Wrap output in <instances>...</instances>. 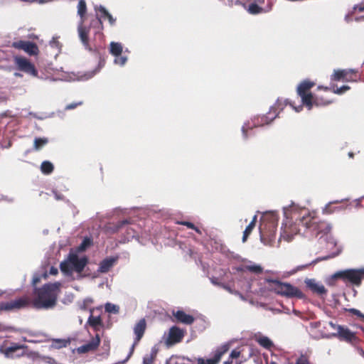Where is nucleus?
<instances>
[{"mask_svg":"<svg viewBox=\"0 0 364 364\" xmlns=\"http://www.w3.org/2000/svg\"><path fill=\"white\" fill-rule=\"evenodd\" d=\"M332 226L327 222H318L315 218V213H309L306 209L301 210V218L299 223V232L308 238L320 236L322 238L331 230Z\"/></svg>","mask_w":364,"mask_h":364,"instance_id":"f257e3e1","label":"nucleus"},{"mask_svg":"<svg viewBox=\"0 0 364 364\" xmlns=\"http://www.w3.org/2000/svg\"><path fill=\"white\" fill-rule=\"evenodd\" d=\"M104 64L100 63L98 67L92 70L85 73H67L62 70V68L58 69L53 65V63H47V80H63V81H85L92 78L100 69L103 67Z\"/></svg>","mask_w":364,"mask_h":364,"instance_id":"f03ea898","label":"nucleus"},{"mask_svg":"<svg viewBox=\"0 0 364 364\" xmlns=\"http://www.w3.org/2000/svg\"><path fill=\"white\" fill-rule=\"evenodd\" d=\"M88 263L86 256L80 257L75 251L71 250L66 259L60 264L61 272L67 276H71L73 272L80 274Z\"/></svg>","mask_w":364,"mask_h":364,"instance_id":"7ed1b4c3","label":"nucleus"},{"mask_svg":"<svg viewBox=\"0 0 364 364\" xmlns=\"http://www.w3.org/2000/svg\"><path fill=\"white\" fill-rule=\"evenodd\" d=\"M284 109V104L278 100L277 102L270 107L267 116H257L252 119V122H248L245 123L242 127V132L244 139L247 138L248 131L251 130L253 127H261L264 124H269L278 115L277 109L282 110Z\"/></svg>","mask_w":364,"mask_h":364,"instance_id":"20e7f679","label":"nucleus"},{"mask_svg":"<svg viewBox=\"0 0 364 364\" xmlns=\"http://www.w3.org/2000/svg\"><path fill=\"white\" fill-rule=\"evenodd\" d=\"M314 85V82L309 80H304L297 87V94L301 97L302 104L306 105L309 110L312 108L314 105L319 106L329 103V102H321L317 98H314L311 92H308Z\"/></svg>","mask_w":364,"mask_h":364,"instance_id":"39448f33","label":"nucleus"},{"mask_svg":"<svg viewBox=\"0 0 364 364\" xmlns=\"http://www.w3.org/2000/svg\"><path fill=\"white\" fill-rule=\"evenodd\" d=\"M269 282L272 283V290L277 294L287 298L303 299L304 297V294L299 288L289 283L282 282L278 280H271Z\"/></svg>","mask_w":364,"mask_h":364,"instance_id":"423d86ee","label":"nucleus"},{"mask_svg":"<svg viewBox=\"0 0 364 364\" xmlns=\"http://www.w3.org/2000/svg\"><path fill=\"white\" fill-rule=\"evenodd\" d=\"M77 15L80 17V21L78 23L77 31L79 38L84 46L85 48L88 50H92V48L89 44L88 34L90 28L84 26L85 15L87 12V5L85 0H79L77 4Z\"/></svg>","mask_w":364,"mask_h":364,"instance_id":"0eeeda50","label":"nucleus"},{"mask_svg":"<svg viewBox=\"0 0 364 364\" xmlns=\"http://www.w3.org/2000/svg\"><path fill=\"white\" fill-rule=\"evenodd\" d=\"M42 278L46 279V272L42 273L41 275H35L32 282L34 287L33 306L36 308L46 307V284L40 288L36 287Z\"/></svg>","mask_w":364,"mask_h":364,"instance_id":"6e6552de","label":"nucleus"},{"mask_svg":"<svg viewBox=\"0 0 364 364\" xmlns=\"http://www.w3.org/2000/svg\"><path fill=\"white\" fill-rule=\"evenodd\" d=\"M333 277V278H341L345 282H348L353 285L359 286L364 278V268L340 271L335 273Z\"/></svg>","mask_w":364,"mask_h":364,"instance_id":"1a4fd4ad","label":"nucleus"},{"mask_svg":"<svg viewBox=\"0 0 364 364\" xmlns=\"http://www.w3.org/2000/svg\"><path fill=\"white\" fill-rule=\"evenodd\" d=\"M0 350L7 358H18L26 353V346L23 344L6 341L1 346Z\"/></svg>","mask_w":364,"mask_h":364,"instance_id":"9d476101","label":"nucleus"},{"mask_svg":"<svg viewBox=\"0 0 364 364\" xmlns=\"http://www.w3.org/2000/svg\"><path fill=\"white\" fill-rule=\"evenodd\" d=\"M14 62L16 68L26 74L36 77L38 75V71L35 68V65L27 58L23 56H14Z\"/></svg>","mask_w":364,"mask_h":364,"instance_id":"9b49d317","label":"nucleus"},{"mask_svg":"<svg viewBox=\"0 0 364 364\" xmlns=\"http://www.w3.org/2000/svg\"><path fill=\"white\" fill-rule=\"evenodd\" d=\"M30 303L29 298L23 296L10 301L0 303V311L18 310L27 306Z\"/></svg>","mask_w":364,"mask_h":364,"instance_id":"f8f14e48","label":"nucleus"},{"mask_svg":"<svg viewBox=\"0 0 364 364\" xmlns=\"http://www.w3.org/2000/svg\"><path fill=\"white\" fill-rule=\"evenodd\" d=\"M60 282L47 284V309L53 308L60 293Z\"/></svg>","mask_w":364,"mask_h":364,"instance_id":"ddd939ff","label":"nucleus"},{"mask_svg":"<svg viewBox=\"0 0 364 364\" xmlns=\"http://www.w3.org/2000/svg\"><path fill=\"white\" fill-rule=\"evenodd\" d=\"M95 11L96 12L97 19L91 23V26L98 25L102 28V20L107 18L110 25L113 26L115 23V18L108 12V11L102 5L95 6Z\"/></svg>","mask_w":364,"mask_h":364,"instance_id":"4468645a","label":"nucleus"},{"mask_svg":"<svg viewBox=\"0 0 364 364\" xmlns=\"http://www.w3.org/2000/svg\"><path fill=\"white\" fill-rule=\"evenodd\" d=\"M11 47L18 50H22L29 55H36L38 53V47L35 43L28 41H18L13 42Z\"/></svg>","mask_w":364,"mask_h":364,"instance_id":"2eb2a0df","label":"nucleus"},{"mask_svg":"<svg viewBox=\"0 0 364 364\" xmlns=\"http://www.w3.org/2000/svg\"><path fill=\"white\" fill-rule=\"evenodd\" d=\"M339 337L347 341H353L356 338L354 333L350 331L348 328L343 326L338 327V331L333 333H322V338Z\"/></svg>","mask_w":364,"mask_h":364,"instance_id":"dca6fc26","label":"nucleus"},{"mask_svg":"<svg viewBox=\"0 0 364 364\" xmlns=\"http://www.w3.org/2000/svg\"><path fill=\"white\" fill-rule=\"evenodd\" d=\"M146 323L144 318H141L139 321L137 323L134 327V333L136 336V338L134 339V343L131 346L129 355L127 358V360L131 357L132 355L135 346L137 345V343L139 342L141 338L143 337L144 331L146 330Z\"/></svg>","mask_w":364,"mask_h":364,"instance_id":"f3484780","label":"nucleus"},{"mask_svg":"<svg viewBox=\"0 0 364 364\" xmlns=\"http://www.w3.org/2000/svg\"><path fill=\"white\" fill-rule=\"evenodd\" d=\"M184 336V331L178 327L173 326L170 328L168 334L166 338V346H170L179 343Z\"/></svg>","mask_w":364,"mask_h":364,"instance_id":"a211bd4d","label":"nucleus"},{"mask_svg":"<svg viewBox=\"0 0 364 364\" xmlns=\"http://www.w3.org/2000/svg\"><path fill=\"white\" fill-rule=\"evenodd\" d=\"M228 350V346L227 345H223L215 351L213 358H209L205 360L203 358H198V364H218L222 355Z\"/></svg>","mask_w":364,"mask_h":364,"instance_id":"6ab92c4d","label":"nucleus"},{"mask_svg":"<svg viewBox=\"0 0 364 364\" xmlns=\"http://www.w3.org/2000/svg\"><path fill=\"white\" fill-rule=\"evenodd\" d=\"M118 259V256L106 257L100 262L97 272H108L114 267V265L116 264Z\"/></svg>","mask_w":364,"mask_h":364,"instance_id":"aec40b11","label":"nucleus"},{"mask_svg":"<svg viewBox=\"0 0 364 364\" xmlns=\"http://www.w3.org/2000/svg\"><path fill=\"white\" fill-rule=\"evenodd\" d=\"M305 284L313 292L316 293L318 295L326 294L327 292L325 287L321 282H318L314 279H306L305 280Z\"/></svg>","mask_w":364,"mask_h":364,"instance_id":"412c9836","label":"nucleus"},{"mask_svg":"<svg viewBox=\"0 0 364 364\" xmlns=\"http://www.w3.org/2000/svg\"><path fill=\"white\" fill-rule=\"evenodd\" d=\"M100 342V339L98 335L95 336V338H92L91 341L87 342V343L78 347L77 348V351L79 353H85L90 351H92L99 346Z\"/></svg>","mask_w":364,"mask_h":364,"instance_id":"4be33fe9","label":"nucleus"},{"mask_svg":"<svg viewBox=\"0 0 364 364\" xmlns=\"http://www.w3.org/2000/svg\"><path fill=\"white\" fill-rule=\"evenodd\" d=\"M355 73V71L353 69L335 70L331 78L333 80H340L342 79L347 81H355V79L350 76V75L354 74Z\"/></svg>","mask_w":364,"mask_h":364,"instance_id":"5701e85b","label":"nucleus"},{"mask_svg":"<svg viewBox=\"0 0 364 364\" xmlns=\"http://www.w3.org/2000/svg\"><path fill=\"white\" fill-rule=\"evenodd\" d=\"M61 44L58 41V38H53L49 43V55L50 58L56 59L57 56L61 53Z\"/></svg>","mask_w":364,"mask_h":364,"instance_id":"b1692460","label":"nucleus"},{"mask_svg":"<svg viewBox=\"0 0 364 364\" xmlns=\"http://www.w3.org/2000/svg\"><path fill=\"white\" fill-rule=\"evenodd\" d=\"M173 315L178 321L185 324H191L194 321V318L191 315L187 314L183 311L178 310L173 312Z\"/></svg>","mask_w":364,"mask_h":364,"instance_id":"393cba45","label":"nucleus"},{"mask_svg":"<svg viewBox=\"0 0 364 364\" xmlns=\"http://www.w3.org/2000/svg\"><path fill=\"white\" fill-rule=\"evenodd\" d=\"M90 316L88 318L87 323L93 327L95 329H97L100 326H102V320L100 316H93L92 311L93 309H90Z\"/></svg>","mask_w":364,"mask_h":364,"instance_id":"a878e982","label":"nucleus"},{"mask_svg":"<svg viewBox=\"0 0 364 364\" xmlns=\"http://www.w3.org/2000/svg\"><path fill=\"white\" fill-rule=\"evenodd\" d=\"M51 341V344L50 346V348H56L60 349L64 347H66L69 343L68 341L65 339H48L47 338V342Z\"/></svg>","mask_w":364,"mask_h":364,"instance_id":"bb28decb","label":"nucleus"},{"mask_svg":"<svg viewBox=\"0 0 364 364\" xmlns=\"http://www.w3.org/2000/svg\"><path fill=\"white\" fill-rule=\"evenodd\" d=\"M123 47L122 45L119 43L111 42L109 52L112 55L115 57H118L121 55L122 53Z\"/></svg>","mask_w":364,"mask_h":364,"instance_id":"cd10ccee","label":"nucleus"},{"mask_svg":"<svg viewBox=\"0 0 364 364\" xmlns=\"http://www.w3.org/2000/svg\"><path fill=\"white\" fill-rule=\"evenodd\" d=\"M257 342L262 347L269 349L273 346L272 341L267 336H260L256 338Z\"/></svg>","mask_w":364,"mask_h":364,"instance_id":"c85d7f7f","label":"nucleus"},{"mask_svg":"<svg viewBox=\"0 0 364 364\" xmlns=\"http://www.w3.org/2000/svg\"><path fill=\"white\" fill-rule=\"evenodd\" d=\"M322 327L323 329L320 330L321 337H322V333H323V332L330 333L329 332L330 329L335 330V331H338V327H341V326L333 323L332 321H329V322L323 323Z\"/></svg>","mask_w":364,"mask_h":364,"instance_id":"c756f323","label":"nucleus"},{"mask_svg":"<svg viewBox=\"0 0 364 364\" xmlns=\"http://www.w3.org/2000/svg\"><path fill=\"white\" fill-rule=\"evenodd\" d=\"M156 353H157L156 350L152 349L150 354L146 355L143 358V363H142V364H153L154 360V359L156 358Z\"/></svg>","mask_w":364,"mask_h":364,"instance_id":"7c9ffc66","label":"nucleus"},{"mask_svg":"<svg viewBox=\"0 0 364 364\" xmlns=\"http://www.w3.org/2000/svg\"><path fill=\"white\" fill-rule=\"evenodd\" d=\"M46 145V139L44 138H36L33 142V149L35 151H38L43 149V147Z\"/></svg>","mask_w":364,"mask_h":364,"instance_id":"2f4dec72","label":"nucleus"},{"mask_svg":"<svg viewBox=\"0 0 364 364\" xmlns=\"http://www.w3.org/2000/svg\"><path fill=\"white\" fill-rule=\"evenodd\" d=\"M92 240L89 237H85L81 244L77 247V251L78 252H83L85 251L87 247H89L92 245Z\"/></svg>","mask_w":364,"mask_h":364,"instance_id":"473e14b6","label":"nucleus"},{"mask_svg":"<svg viewBox=\"0 0 364 364\" xmlns=\"http://www.w3.org/2000/svg\"><path fill=\"white\" fill-rule=\"evenodd\" d=\"M105 311L108 313L117 314L119 311V307L117 305L107 303L105 306Z\"/></svg>","mask_w":364,"mask_h":364,"instance_id":"72a5a7b5","label":"nucleus"},{"mask_svg":"<svg viewBox=\"0 0 364 364\" xmlns=\"http://www.w3.org/2000/svg\"><path fill=\"white\" fill-rule=\"evenodd\" d=\"M245 269L249 270L250 272L256 273V274H259L262 272V267L259 264H250V265H247L245 267Z\"/></svg>","mask_w":364,"mask_h":364,"instance_id":"f704fd0d","label":"nucleus"},{"mask_svg":"<svg viewBox=\"0 0 364 364\" xmlns=\"http://www.w3.org/2000/svg\"><path fill=\"white\" fill-rule=\"evenodd\" d=\"M339 201L338 200H335V201H333V202H330L328 203L327 205H326V206L323 208V213L324 214H331L332 213L334 210H339L341 209V208H335L333 210H332L331 208V205L333 204V203H338Z\"/></svg>","mask_w":364,"mask_h":364,"instance_id":"c9c22d12","label":"nucleus"},{"mask_svg":"<svg viewBox=\"0 0 364 364\" xmlns=\"http://www.w3.org/2000/svg\"><path fill=\"white\" fill-rule=\"evenodd\" d=\"M247 9L252 14H257L262 11V8L256 4H250Z\"/></svg>","mask_w":364,"mask_h":364,"instance_id":"e433bc0d","label":"nucleus"},{"mask_svg":"<svg viewBox=\"0 0 364 364\" xmlns=\"http://www.w3.org/2000/svg\"><path fill=\"white\" fill-rule=\"evenodd\" d=\"M255 227H253V223H250L245 228V230L243 232V236H242V242H245L247 240V237L251 233L252 229Z\"/></svg>","mask_w":364,"mask_h":364,"instance_id":"4c0bfd02","label":"nucleus"},{"mask_svg":"<svg viewBox=\"0 0 364 364\" xmlns=\"http://www.w3.org/2000/svg\"><path fill=\"white\" fill-rule=\"evenodd\" d=\"M221 287L223 289H225V290H227L228 292H230V294H233L237 295L242 300L245 299L243 295L242 294H240L239 291H235V290L232 289L230 287H228V286H227L225 284H221Z\"/></svg>","mask_w":364,"mask_h":364,"instance_id":"58836bf2","label":"nucleus"},{"mask_svg":"<svg viewBox=\"0 0 364 364\" xmlns=\"http://www.w3.org/2000/svg\"><path fill=\"white\" fill-rule=\"evenodd\" d=\"M127 60V58L125 56H118L115 57V59L114 60V64L119 65L121 66L124 65Z\"/></svg>","mask_w":364,"mask_h":364,"instance_id":"ea45409f","label":"nucleus"},{"mask_svg":"<svg viewBox=\"0 0 364 364\" xmlns=\"http://www.w3.org/2000/svg\"><path fill=\"white\" fill-rule=\"evenodd\" d=\"M349 89H350L349 86L343 85L341 87L336 88V90H334L333 92L336 94L341 95V94L344 93L346 91L348 90Z\"/></svg>","mask_w":364,"mask_h":364,"instance_id":"a19ab883","label":"nucleus"},{"mask_svg":"<svg viewBox=\"0 0 364 364\" xmlns=\"http://www.w3.org/2000/svg\"><path fill=\"white\" fill-rule=\"evenodd\" d=\"M130 224V221L128 220H123L122 221H119L116 225V230H119L123 228L124 225Z\"/></svg>","mask_w":364,"mask_h":364,"instance_id":"79ce46f5","label":"nucleus"},{"mask_svg":"<svg viewBox=\"0 0 364 364\" xmlns=\"http://www.w3.org/2000/svg\"><path fill=\"white\" fill-rule=\"evenodd\" d=\"M178 223L181 224V225H186L188 228L193 229L196 232H199V230L194 225V224H193V223H191L190 222L183 221V222H179Z\"/></svg>","mask_w":364,"mask_h":364,"instance_id":"37998d69","label":"nucleus"},{"mask_svg":"<svg viewBox=\"0 0 364 364\" xmlns=\"http://www.w3.org/2000/svg\"><path fill=\"white\" fill-rule=\"evenodd\" d=\"M282 237L284 240H287V241L289 242V241H291V240H292L293 236H292V235L289 234V233L287 232V230H285L283 232V233L282 234Z\"/></svg>","mask_w":364,"mask_h":364,"instance_id":"c03bdc74","label":"nucleus"},{"mask_svg":"<svg viewBox=\"0 0 364 364\" xmlns=\"http://www.w3.org/2000/svg\"><path fill=\"white\" fill-rule=\"evenodd\" d=\"M349 311L353 314L356 315L357 316L364 320V314H363L359 310L355 309H350Z\"/></svg>","mask_w":364,"mask_h":364,"instance_id":"a18cd8bd","label":"nucleus"},{"mask_svg":"<svg viewBox=\"0 0 364 364\" xmlns=\"http://www.w3.org/2000/svg\"><path fill=\"white\" fill-rule=\"evenodd\" d=\"M82 105V102H79L77 103H71V104L68 105L65 107V109H72L75 108L77 105Z\"/></svg>","mask_w":364,"mask_h":364,"instance_id":"49530a36","label":"nucleus"},{"mask_svg":"<svg viewBox=\"0 0 364 364\" xmlns=\"http://www.w3.org/2000/svg\"><path fill=\"white\" fill-rule=\"evenodd\" d=\"M240 355V351L238 350H233L231 353H230V357L232 358H237Z\"/></svg>","mask_w":364,"mask_h":364,"instance_id":"de8ad7c7","label":"nucleus"},{"mask_svg":"<svg viewBox=\"0 0 364 364\" xmlns=\"http://www.w3.org/2000/svg\"><path fill=\"white\" fill-rule=\"evenodd\" d=\"M321 326H322V323L320 321L311 323V327L312 328H315V329L316 328H321Z\"/></svg>","mask_w":364,"mask_h":364,"instance_id":"09e8293b","label":"nucleus"},{"mask_svg":"<svg viewBox=\"0 0 364 364\" xmlns=\"http://www.w3.org/2000/svg\"><path fill=\"white\" fill-rule=\"evenodd\" d=\"M53 171V165L49 162L47 161V174L50 173Z\"/></svg>","mask_w":364,"mask_h":364,"instance_id":"8fccbe9b","label":"nucleus"},{"mask_svg":"<svg viewBox=\"0 0 364 364\" xmlns=\"http://www.w3.org/2000/svg\"><path fill=\"white\" fill-rule=\"evenodd\" d=\"M53 193L56 200H63V196L61 194L58 193L56 190H53Z\"/></svg>","mask_w":364,"mask_h":364,"instance_id":"3c124183","label":"nucleus"},{"mask_svg":"<svg viewBox=\"0 0 364 364\" xmlns=\"http://www.w3.org/2000/svg\"><path fill=\"white\" fill-rule=\"evenodd\" d=\"M330 257L327 256V257H318L316 259L314 260L311 262V264H316V262H319V261H322V260H325V259H328Z\"/></svg>","mask_w":364,"mask_h":364,"instance_id":"603ef678","label":"nucleus"},{"mask_svg":"<svg viewBox=\"0 0 364 364\" xmlns=\"http://www.w3.org/2000/svg\"><path fill=\"white\" fill-rule=\"evenodd\" d=\"M354 9H358L359 11H364V4L363 3L360 5H356L354 6Z\"/></svg>","mask_w":364,"mask_h":364,"instance_id":"864d4df0","label":"nucleus"},{"mask_svg":"<svg viewBox=\"0 0 364 364\" xmlns=\"http://www.w3.org/2000/svg\"><path fill=\"white\" fill-rule=\"evenodd\" d=\"M41 171L43 173L46 174V161H43L41 164Z\"/></svg>","mask_w":364,"mask_h":364,"instance_id":"5fc2aeb1","label":"nucleus"},{"mask_svg":"<svg viewBox=\"0 0 364 364\" xmlns=\"http://www.w3.org/2000/svg\"><path fill=\"white\" fill-rule=\"evenodd\" d=\"M289 210L291 212V214L292 218L296 217L297 213H296V210L294 209V208H291V209Z\"/></svg>","mask_w":364,"mask_h":364,"instance_id":"6e6d98bb","label":"nucleus"},{"mask_svg":"<svg viewBox=\"0 0 364 364\" xmlns=\"http://www.w3.org/2000/svg\"><path fill=\"white\" fill-rule=\"evenodd\" d=\"M290 105L296 112H299L302 109V106L294 107L291 104H290Z\"/></svg>","mask_w":364,"mask_h":364,"instance_id":"4d7b16f0","label":"nucleus"},{"mask_svg":"<svg viewBox=\"0 0 364 364\" xmlns=\"http://www.w3.org/2000/svg\"><path fill=\"white\" fill-rule=\"evenodd\" d=\"M270 215H271V218H272V220L273 223L277 220V217L274 213H271Z\"/></svg>","mask_w":364,"mask_h":364,"instance_id":"13d9d810","label":"nucleus"},{"mask_svg":"<svg viewBox=\"0 0 364 364\" xmlns=\"http://www.w3.org/2000/svg\"><path fill=\"white\" fill-rule=\"evenodd\" d=\"M58 273V269L54 268V267H51L50 269V274H55Z\"/></svg>","mask_w":364,"mask_h":364,"instance_id":"bf43d9fd","label":"nucleus"},{"mask_svg":"<svg viewBox=\"0 0 364 364\" xmlns=\"http://www.w3.org/2000/svg\"><path fill=\"white\" fill-rule=\"evenodd\" d=\"M83 301H84V304H87V305H88V304L92 303V299L90 298H87V299H84Z\"/></svg>","mask_w":364,"mask_h":364,"instance_id":"052dcab7","label":"nucleus"},{"mask_svg":"<svg viewBox=\"0 0 364 364\" xmlns=\"http://www.w3.org/2000/svg\"><path fill=\"white\" fill-rule=\"evenodd\" d=\"M87 304H84V302L82 303V304L80 305V309H82V310H85L87 309Z\"/></svg>","mask_w":364,"mask_h":364,"instance_id":"680f3d73","label":"nucleus"},{"mask_svg":"<svg viewBox=\"0 0 364 364\" xmlns=\"http://www.w3.org/2000/svg\"><path fill=\"white\" fill-rule=\"evenodd\" d=\"M256 220H257V215H255L252 220V221L250 223H253V227L255 226V223H256Z\"/></svg>","mask_w":364,"mask_h":364,"instance_id":"e2e57ef3","label":"nucleus"},{"mask_svg":"<svg viewBox=\"0 0 364 364\" xmlns=\"http://www.w3.org/2000/svg\"><path fill=\"white\" fill-rule=\"evenodd\" d=\"M309 264H306V265H303V266H300V267H297V270H301V269H303L304 268L308 267Z\"/></svg>","mask_w":364,"mask_h":364,"instance_id":"0e129e2a","label":"nucleus"},{"mask_svg":"<svg viewBox=\"0 0 364 364\" xmlns=\"http://www.w3.org/2000/svg\"><path fill=\"white\" fill-rule=\"evenodd\" d=\"M127 231L129 235H130L132 233V232H134L133 229H132V228L127 229Z\"/></svg>","mask_w":364,"mask_h":364,"instance_id":"69168bd1","label":"nucleus"},{"mask_svg":"<svg viewBox=\"0 0 364 364\" xmlns=\"http://www.w3.org/2000/svg\"><path fill=\"white\" fill-rule=\"evenodd\" d=\"M127 231L129 235H130L132 233V232H134L133 229H132V228L127 229Z\"/></svg>","mask_w":364,"mask_h":364,"instance_id":"338daca9","label":"nucleus"},{"mask_svg":"<svg viewBox=\"0 0 364 364\" xmlns=\"http://www.w3.org/2000/svg\"><path fill=\"white\" fill-rule=\"evenodd\" d=\"M14 76H16V77H22V75L21 73H14Z\"/></svg>","mask_w":364,"mask_h":364,"instance_id":"774afa93","label":"nucleus"}]
</instances>
